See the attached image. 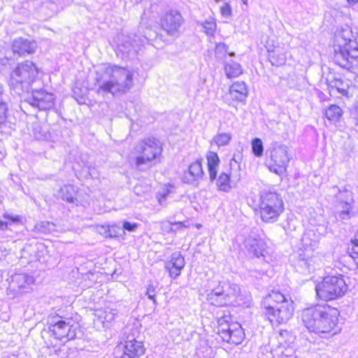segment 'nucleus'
I'll return each mask as SVG.
<instances>
[{
  "label": "nucleus",
  "instance_id": "f257e3e1",
  "mask_svg": "<svg viewBox=\"0 0 358 358\" xmlns=\"http://www.w3.org/2000/svg\"><path fill=\"white\" fill-rule=\"evenodd\" d=\"M97 93H126L133 86V73L127 69L108 64L96 73Z\"/></svg>",
  "mask_w": 358,
  "mask_h": 358
},
{
  "label": "nucleus",
  "instance_id": "f03ea898",
  "mask_svg": "<svg viewBox=\"0 0 358 358\" xmlns=\"http://www.w3.org/2000/svg\"><path fill=\"white\" fill-rule=\"evenodd\" d=\"M333 59L343 69L352 71L358 68V42L350 27L335 34Z\"/></svg>",
  "mask_w": 358,
  "mask_h": 358
},
{
  "label": "nucleus",
  "instance_id": "7ed1b4c3",
  "mask_svg": "<svg viewBox=\"0 0 358 358\" xmlns=\"http://www.w3.org/2000/svg\"><path fill=\"white\" fill-rule=\"evenodd\" d=\"M339 313L336 308L327 304H317L304 309L302 321L310 332L330 333L338 324Z\"/></svg>",
  "mask_w": 358,
  "mask_h": 358
},
{
  "label": "nucleus",
  "instance_id": "20e7f679",
  "mask_svg": "<svg viewBox=\"0 0 358 358\" xmlns=\"http://www.w3.org/2000/svg\"><path fill=\"white\" fill-rule=\"evenodd\" d=\"M265 317L273 325L286 323L293 315L292 301L278 291H272L262 301Z\"/></svg>",
  "mask_w": 358,
  "mask_h": 358
},
{
  "label": "nucleus",
  "instance_id": "39448f33",
  "mask_svg": "<svg viewBox=\"0 0 358 358\" xmlns=\"http://www.w3.org/2000/svg\"><path fill=\"white\" fill-rule=\"evenodd\" d=\"M246 298L238 285L225 282H220L206 296L208 303L217 307L245 305L248 303Z\"/></svg>",
  "mask_w": 358,
  "mask_h": 358
},
{
  "label": "nucleus",
  "instance_id": "423d86ee",
  "mask_svg": "<svg viewBox=\"0 0 358 358\" xmlns=\"http://www.w3.org/2000/svg\"><path fill=\"white\" fill-rule=\"evenodd\" d=\"M38 74V69L32 62L26 60L19 63L10 74L9 86L18 95L29 93Z\"/></svg>",
  "mask_w": 358,
  "mask_h": 358
},
{
  "label": "nucleus",
  "instance_id": "0eeeda50",
  "mask_svg": "<svg viewBox=\"0 0 358 358\" xmlns=\"http://www.w3.org/2000/svg\"><path fill=\"white\" fill-rule=\"evenodd\" d=\"M258 207L260 217L266 223L277 222L285 210L281 195L271 191L261 192Z\"/></svg>",
  "mask_w": 358,
  "mask_h": 358
},
{
  "label": "nucleus",
  "instance_id": "6e6552de",
  "mask_svg": "<svg viewBox=\"0 0 358 358\" xmlns=\"http://www.w3.org/2000/svg\"><path fill=\"white\" fill-rule=\"evenodd\" d=\"M319 236L313 231L305 232L301 238V247L299 250L297 266L301 272L313 268L314 251L317 248Z\"/></svg>",
  "mask_w": 358,
  "mask_h": 358
},
{
  "label": "nucleus",
  "instance_id": "1a4fd4ad",
  "mask_svg": "<svg viewBox=\"0 0 358 358\" xmlns=\"http://www.w3.org/2000/svg\"><path fill=\"white\" fill-rule=\"evenodd\" d=\"M347 285L342 275L327 276L316 286L317 295L322 300L331 301L344 295Z\"/></svg>",
  "mask_w": 358,
  "mask_h": 358
},
{
  "label": "nucleus",
  "instance_id": "9d476101",
  "mask_svg": "<svg viewBox=\"0 0 358 358\" xmlns=\"http://www.w3.org/2000/svg\"><path fill=\"white\" fill-rule=\"evenodd\" d=\"M266 155H269L271 159L267 165L270 171L279 176L284 175L287 172L291 158L288 147L282 143L273 142L271 148L266 150Z\"/></svg>",
  "mask_w": 358,
  "mask_h": 358
},
{
  "label": "nucleus",
  "instance_id": "9b49d317",
  "mask_svg": "<svg viewBox=\"0 0 358 358\" xmlns=\"http://www.w3.org/2000/svg\"><path fill=\"white\" fill-rule=\"evenodd\" d=\"M77 328L78 325L75 324L72 318L56 315L48 319V329L51 335L60 341L74 339Z\"/></svg>",
  "mask_w": 358,
  "mask_h": 358
},
{
  "label": "nucleus",
  "instance_id": "f8f14e48",
  "mask_svg": "<svg viewBox=\"0 0 358 358\" xmlns=\"http://www.w3.org/2000/svg\"><path fill=\"white\" fill-rule=\"evenodd\" d=\"M136 153L141 155L136 157L135 164L140 169L141 166L157 159L162 152L160 141L153 137L141 141L135 147Z\"/></svg>",
  "mask_w": 358,
  "mask_h": 358
},
{
  "label": "nucleus",
  "instance_id": "ddd939ff",
  "mask_svg": "<svg viewBox=\"0 0 358 358\" xmlns=\"http://www.w3.org/2000/svg\"><path fill=\"white\" fill-rule=\"evenodd\" d=\"M229 316H223L218 319V334L222 339L229 343L238 345L244 338L243 330L239 323L229 322Z\"/></svg>",
  "mask_w": 358,
  "mask_h": 358
},
{
  "label": "nucleus",
  "instance_id": "4468645a",
  "mask_svg": "<svg viewBox=\"0 0 358 358\" xmlns=\"http://www.w3.org/2000/svg\"><path fill=\"white\" fill-rule=\"evenodd\" d=\"M55 99L53 94L44 90H31V94L25 99L24 103H28L40 110H46L54 106Z\"/></svg>",
  "mask_w": 358,
  "mask_h": 358
},
{
  "label": "nucleus",
  "instance_id": "2eb2a0df",
  "mask_svg": "<svg viewBox=\"0 0 358 358\" xmlns=\"http://www.w3.org/2000/svg\"><path fill=\"white\" fill-rule=\"evenodd\" d=\"M182 23L183 18L181 14L178 11L173 10L165 13L160 20L162 29L170 36L178 34Z\"/></svg>",
  "mask_w": 358,
  "mask_h": 358
},
{
  "label": "nucleus",
  "instance_id": "dca6fc26",
  "mask_svg": "<svg viewBox=\"0 0 358 358\" xmlns=\"http://www.w3.org/2000/svg\"><path fill=\"white\" fill-rule=\"evenodd\" d=\"M245 247L249 255L257 258L262 257L266 263L271 260L268 248L263 239L248 236L245 240Z\"/></svg>",
  "mask_w": 358,
  "mask_h": 358
},
{
  "label": "nucleus",
  "instance_id": "f3484780",
  "mask_svg": "<svg viewBox=\"0 0 358 358\" xmlns=\"http://www.w3.org/2000/svg\"><path fill=\"white\" fill-rule=\"evenodd\" d=\"M144 353L145 348L141 341H129L127 344L120 342L114 350L115 356L118 358H139Z\"/></svg>",
  "mask_w": 358,
  "mask_h": 358
},
{
  "label": "nucleus",
  "instance_id": "a211bd4d",
  "mask_svg": "<svg viewBox=\"0 0 358 358\" xmlns=\"http://www.w3.org/2000/svg\"><path fill=\"white\" fill-rule=\"evenodd\" d=\"M185 266L184 257L179 252L171 254L170 259L165 262V270L169 273L171 278L175 280L180 275L182 270Z\"/></svg>",
  "mask_w": 358,
  "mask_h": 358
},
{
  "label": "nucleus",
  "instance_id": "6ab92c4d",
  "mask_svg": "<svg viewBox=\"0 0 358 358\" xmlns=\"http://www.w3.org/2000/svg\"><path fill=\"white\" fill-rule=\"evenodd\" d=\"M35 280L31 275L27 273H15L12 277L11 285L17 288L21 293H27L32 289Z\"/></svg>",
  "mask_w": 358,
  "mask_h": 358
},
{
  "label": "nucleus",
  "instance_id": "aec40b11",
  "mask_svg": "<svg viewBox=\"0 0 358 358\" xmlns=\"http://www.w3.org/2000/svg\"><path fill=\"white\" fill-rule=\"evenodd\" d=\"M36 48L37 45L35 41H31L23 38H15L12 43L13 53L17 54L19 56L32 54L36 51Z\"/></svg>",
  "mask_w": 358,
  "mask_h": 358
},
{
  "label": "nucleus",
  "instance_id": "412c9836",
  "mask_svg": "<svg viewBox=\"0 0 358 358\" xmlns=\"http://www.w3.org/2000/svg\"><path fill=\"white\" fill-rule=\"evenodd\" d=\"M117 309L106 307L96 310L94 315L98 322L102 323L103 327H108V324L117 317Z\"/></svg>",
  "mask_w": 358,
  "mask_h": 358
},
{
  "label": "nucleus",
  "instance_id": "4be33fe9",
  "mask_svg": "<svg viewBox=\"0 0 358 358\" xmlns=\"http://www.w3.org/2000/svg\"><path fill=\"white\" fill-rule=\"evenodd\" d=\"M229 94L233 100L245 101L248 95V90L244 82L234 83L229 88Z\"/></svg>",
  "mask_w": 358,
  "mask_h": 358
},
{
  "label": "nucleus",
  "instance_id": "5701e85b",
  "mask_svg": "<svg viewBox=\"0 0 358 358\" xmlns=\"http://www.w3.org/2000/svg\"><path fill=\"white\" fill-rule=\"evenodd\" d=\"M208 169L209 172L210 180L214 181L217 177V168L220 164V158L215 152L209 151L207 154Z\"/></svg>",
  "mask_w": 358,
  "mask_h": 358
},
{
  "label": "nucleus",
  "instance_id": "b1692460",
  "mask_svg": "<svg viewBox=\"0 0 358 358\" xmlns=\"http://www.w3.org/2000/svg\"><path fill=\"white\" fill-rule=\"evenodd\" d=\"M59 196L63 200L68 203H75L78 201L76 198L77 189L71 185H66L59 189L58 192Z\"/></svg>",
  "mask_w": 358,
  "mask_h": 358
},
{
  "label": "nucleus",
  "instance_id": "393cba45",
  "mask_svg": "<svg viewBox=\"0 0 358 358\" xmlns=\"http://www.w3.org/2000/svg\"><path fill=\"white\" fill-rule=\"evenodd\" d=\"M286 59V53L282 48L278 47L268 50V59L273 66H279L285 64Z\"/></svg>",
  "mask_w": 358,
  "mask_h": 358
},
{
  "label": "nucleus",
  "instance_id": "a878e982",
  "mask_svg": "<svg viewBox=\"0 0 358 358\" xmlns=\"http://www.w3.org/2000/svg\"><path fill=\"white\" fill-rule=\"evenodd\" d=\"M224 71L228 78H233L242 74L243 69L239 63L231 60L224 64Z\"/></svg>",
  "mask_w": 358,
  "mask_h": 358
},
{
  "label": "nucleus",
  "instance_id": "bb28decb",
  "mask_svg": "<svg viewBox=\"0 0 358 358\" xmlns=\"http://www.w3.org/2000/svg\"><path fill=\"white\" fill-rule=\"evenodd\" d=\"M341 194H345L347 199L344 201L343 210L341 211L339 217L341 220H348L350 217V210L352 209L353 202L352 193L348 190H345Z\"/></svg>",
  "mask_w": 358,
  "mask_h": 358
},
{
  "label": "nucleus",
  "instance_id": "cd10ccee",
  "mask_svg": "<svg viewBox=\"0 0 358 358\" xmlns=\"http://www.w3.org/2000/svg\"><path fill=\"white\" fill-rule=\"evenodd\" d=\"M329 87L332 90L335 89L341 95L349 96V85L340 78H334L329 81Z\"/></svg>",
  "mask_w": 358,
  "mask_h": 358
},
{
  "label": "nucleus",
  "instance_id": "c85d7f7f",
  "mask_svg": "<svg viewBox=\"0 0 358 358\" xmlns=\"http://www.w3.org/2000/svg\"><path fill=\"white\" fill-rule=\"evenodd\" d=\"M218 190L228 192L231 189L230 173L222 172L216 181Z\"/></svg>",
  "mask_w": 358,
  "mask_h": 358
},
{
  "label": "nucleus",
  "instance_id": "c756f323",
  "mask_svg": "<svg viewBox=\"0 0 358 358\" xmlns=\"http://www.w3.org/2000/svg\"><path fill=\"white\" fill-rule=\"evenodd\" d=\"M342 115L343 110L337 105H331L325 110V117L331 122H338Z\"/></svg>",
  "mask_w": 358,
  "mask_h": 358
},
{
  "label": "nucleus",
  "instance_id": "7c9ffc66",
  "mask_svg": "<svg viewBox=\"0 0 358 358\" xmlns=\"http://www.w3.org/2000/svg\"><path fill=\"white\" fill-rule=\"evenodd\" d=\"M228 46L224 43H216L215 48V55L217 60L223 61L227 55L228 54L230 57L235 56V52H229L228 51Z\"/></svg>",
  "mask_w": 358,
  "mask_h": 358
},
{
  "label": "nucleus",
  "instance_id": "2f4dec72",
  "mask_svg": "<svg viewBox=\"0 0 358 358\" xmlns=\"http://www.w3.org/2000/svg\"><path fill=\"white\" fill-rule=\"evenodd\" d=\"M231 140V134L230 133H218L213 138V141L218 147L228 145Z\"/></svg>",
  "mask_w": 358,
  "mask_h": 358
},
{
  "label": "nucleus",
  "instance_id": "473e14b6",
  "mask_svg": "<svg viewBox=\"0 0 358 358\" xmlns=\"http://www.w3.org/2000/svg\"><path fill=\"white\" fill-rule=\"evenodd\" d=\"M201 178V177L199 175H196V173H193V171L188 168V170L184 172L182 180L186 184L195 185L197 184L198 180Z\"/></svg>",
  "mask_w": 358,
  "mask_h": 358
},
{
  "label": "nucleus",
  "instance_id": "72a5a7b5",
  "mask_svg": "<svg viewBox=\"0 0 358 358\" xmlns=\"http://www.w3.org/2000/svg\"><path fill=\"white\" fill-rule=\"evenodd\" d=\"M141 325L139 322L128 323L123 329L124 334H131L133 336L139 337Z\"/></svg>",
  "mask_w": 358,
  "mask_h": 358
},
{
  "label": "nucleus",
  "instance_id": "f704fd0d",
  "mask_svg": "<svg viewBox=\"0 0 358 358\" xmlns=\"http://www.w3.org/2000/svg\"><path fill=\"white\" fill-rule=\"evenodd\" d=\"M252 151L254 155L257 157H260L263 155L264 145L262 141L259 138H255L252 141Z\"/></svg>",
  "mask_w": 358,
  "mask_h": 358
},
{
  "label": "nucleus",
  "instance_id": "c9c22d12",
  "mask_svg": "<svg viewBox=\"0 0 358 358\" xmlns=\"http://www.w3.org/2000/svg\"><path fill=\"white\" fill-rule=\"evenodd\" d=\"M37 229L44 234H50L56 231V226L51 222H41L36 225Z\"/></svg>",
  "mask_w": 358,
  "mask_h": 358
},
{
  "label": "nucleus",
  "instance_id": "e433bc0d",
  "mask_svg": "<svg viewBox=\"0 0 358 358\" xmlns=\"http://www.w3.org/2000/svg\"><path fill=\"white\" fill-rule=\"evenodd\" d=\"M8 103L7 101H0V126L5 124L7 120Z\"/></svg>",
  "mask_w": 358,
  "mask_h": 358
},
{
  "label": "nucleus",
  "instance_id": "4c0bfd02",
  "mask_svg": "<svg viewBox=\"0 0 358 358\" xmlns=\"http://www.w3.org/2000/svg\"><path fill=\"white\" fill-rule=\"evenodd\" d=\"M348 253L356 264H358V243H355V241L352 240L351 245L348 248Z\"/></svg>",
  "mask_w": 358,
  "mask_h": 358
},
{
  "label": "nucleus",
  "instance_id": "58836bf2",
  "mask_svg": "<svg viewBox=\"0 0 358 358\" xmlns=\"http://www.w3.org/2000/svg\"><path fill=\"white\" fill-rule=\"evenodd\" d=\"M204 32L209 36H213L216 29V23L213 20H206L202 23Z\"/></svg>",
  "mask_w": 358,
  "mask_h": 358
},
{
  "label": "nucleus",
  "instance_id": "ea45409f",
  "mask_svg": "<svg viewBox=\"0 0 358 358\" xmlns=\"http://www.w3.org/2000/svg\"><path fill=\"white\" fill-rule=\"evenodd\" d=\"M202 159H196L194 162L192 163L189 166V169L193 171V173H196V175H199L202 178L203 175V171L201 165Z\"/></svg>",
  "mask_w": 358,
  "mask_h": 358
},
{
  "label": "nucleus",
  "instance_id": "a19ab883",
  "mask_svg": "<svg viewBox=\"0 0 358 358\" xmlns=\"http://www.w3.org/2000/svg\"><path fill=\"white\" fill-rule=\"evenodd\" d=\"M156 289L157 286H155L153 284L150 283L148 284L147 287V290L145 294L147 295L148 298L153 301V303L156 305Z\"/></svg>",
  "mask_w": 358,
  "mask_h": 358
},
{
  "label": "nucleus",
  "instance_id": "79ce46f5",
  "mask_svg": "<svg viewBox=\"0 0 358 358\" xmlns=\"http://www.w3.org/2000/svg\"><path fill=\"white\" fill-rule=\"evenodd\" d=\"M169 224L170 225V227L167 231L169 233H176L187 227L182 222H169Z\"/></svg>",
  "mask_w": 358,
  "mask_h": 358
},
{
  "label": "nucleus",
  "instance_id": "37998d69",
  "mask_svg": "<svg viewBox=\"0 0 358 358\" xmlns=\"http://www.w3.org/2000/svg\"><path fill=\"white\" fill-rule=\"evenodd\" d=\"M108 231V237L114 238L118 237L120 235V232L122 231V228L116 226L111 225L109 227V229H107Z\"/></svg>",
  "mask_w": 358,
  "mask_h": 358
},
{
  "label": "nucleus",
  "instance_id": "c03bdc74",
  "mask_svg": "<svg viewBox=\"0 0 358 358\" xmlns=\"http://www.w3.org/2000/svg\"><path fill=\"white\" fill-rule=\"evenodd\" d=\"M138 224L136 223V222H128V221H124L123 222V224H122V231L124 230H126V231H128L129 232H133V231H135L136 230V229L138 228Z\"/></svg>",
  "mask_w": 358,
  "mask_h": 358
},
{
  "label": "nucleus",
  "instance_id": "a18cd8bd",
  "mask_svg": "<svg viewBox=\"0 0 358 358\" xmlns=\"http://www.w3.org/2000/svg\"><path fill=\"white\" fill-rule=\"evenodd\" d=\"M221 15L224 17H229L231 15V8L229 3H225L220 8Z\"/></svg>",
  "mask_w": 358,
  "mask_h": 358
},
{
  "label": "nucleus",
  "instance_id": "49530a36",
  "mask_svg": "<svg viewBox=\"0 0 358 358\" xmlns=\"http://www.w3.org/2000/svg\"><path fill=\"white\" fill-rule=\"evenodd\" d=\"M137 338L138 337L136 336H133V335L129 334H124V332H123L121 342H122L123 344H127L129 341H130L131 343L138 342L139 341H137Z\"/></svg>",
  "mask_w": 358,
  "mask_h": 358
},
{
  "label": "nucleus",
  "instance_id": "de8ad7c7",
  "mask_svg": "<svg viewBox=\"0 0 358 358\" xmlns=\"http://www.w3.org/2000/svg\"><path fill=\"white\" fill-rule=\"evenodd\" d=\"M148 187L147 186H143L141 184H137L134 187V192L138 195L141 196L144 192H147Z\"/></svg>",
  "mask_w": 358,
  "mask_h": 358
},
{
  "label": "nucleus",
  "instance_id": "09e8293b",
  "mask_svg": "<svg viewBox=\"0 0 358 358\" xmlns=\"http://www.w3.org/2000/svg\"><path fill=\"white\" fill-rule=\"evenodd\" d=\"M10 66V59L8 57L0 58V71L4 70L3 68Z\"/></svg>",
  "mask_w": 358,
  "mask_h": 358
},
{
  "label": "nucleus",
  "instance_id": "8fccbe9b",
  "mask_svg": "<svg viewBox=\"0 0 358 358\" xmlns=\"http://www.w3.org/2000/svg\"><path fill=\"white\" fill-rule=\"evenodd\" d=\"M240 160H241V156L234 155L233 158L229 162V166L230 169L232 168L233 166L236 164L238 166V168H240Z\"/></svg>",
  "mask_w": 358,
  "mask_h": 358
},
{
  "label": "nucleus",
  "instance_id": "3c124183",
  "mask_svg": "<svg viewBox=\"0 0 358 358\" xmlns=\"http://www.w3.org/2000/svg\"><path fill=\"white\" fill-rule=\"evenodd\" d=\"M109 227H110L109 225L99 227L98 228V231H99V234L103 235L106 237H108V231L107 229H109Z\"/></svg>",
  "mask_w": 358,
  "mask_h": 358
},
{
  "label": "nucleus",
  "instance_id": "603ef678",
  "mask_svg": "<svg viewBox=\"0 0 358 358\" xmlns=\"http://www.w3.org/2000/svg\"><path fill=\"white\" fill-rule=\"evenodd\" d=\"M1 100L8 101V96L5 93L3 85L0 83V101Z\"/></svg>",
  "mask_w": 358,
  "mask_h": 358
},
{
  "label": "nucleus",
  "instance_id": "864d4df0",
  "mask_svg": "<svg viewBox=\"0 0 358 358\" xmlns=\"http://www.w3.org/2000/svg\"><path fill=\"white\" fill-rule=\"evenodd\" d=\"M353 119L355 120V124L357 127H358V102L355 106L354 111L352 113Z\"/></svg>",
  "mask_w": 358,
  "mask_h": 358
},
{
  "label": "nucleus",
  "instance_id": "5fc2aeb1",
  "mask_svg": "<svg viewBox=\"0 0 358 358\" xmlns=\"http://www.w3.org/2000/svg\"><path fill=\"white\" fill-rule=\"evenodd\" d=\"M345 189H343V190H340L338 189V195H337V199L340 201V203H343L344 204V201L347 199H346V196H345V194H341V193L343 191H345Z\"/></svg>",
  "mask_w": 358,
  "mask_h": 358
},
{
  "label": "nucleus",
  "instance_id": "6e6d98bb",
  "mask_svg": "<svg viewBox=\"0 0 358 358\" xmlns=\"http://www.w3.org/2000/svg\"><path fill=\"white\" fill-rule=\"evenodd\" d=\"M250 274L251 276L258 278L264 274L262 271H259L257 270H251L250 271Z\"/></svg>",
  "mask_w": 358,
  "mask_h": 358
},
{
  "label": "nucleus",
  "instance_id": "4d7b16f0",
  "mask_svg": "<svg viewBox=\"0 0 358 358\" xmlns=\"http://www.w3.org/2000/svg\"><path fill=\"white\" fill-rule=\"evenodd\" d=\"M3 217L12 220L13 222H16L19 220L17 216H12L7 214L3 215Z\"/></svg>",
  "mask_w": 358,
  "mask_h": 358
},
{
  "label": "nucleus",
  "instance_id": "13d9d810",
  "mask_svg": "<svg viewBox=\"0 0 358 358\" xmlns=\"http://www.w3.org/2000/svg\"><path fill=\"white\" fill-rule=\"evenodd\" d=\"M8 228V222L0 220V230H5Z\"/></svg>",
  "mask_w": 358,
  "mask_h": 358
},
{
  "label": "nucleus",
  "instance_id": "bf43d9fd",
  "mask_svg": "<svg viewBox=\"0 0 358 358\" xmlns=\"http://www.w3.org/2000/svg\"><path fill=\"white\" fill-rule=\"evenodd\" d=\"M166 194H163L161 196V197H159V202L160 203H162V201H163L164 199H166Z\"/></svg>",
  "mask_w": 358,
  "mask_h": 358
},
{
  "label": "nucleus",
  "instance_id": "052dcab7",
  "mask_svg": "<svg viewBox=\"0 0 358 358\" xmlns=\"http://www.w3.org/2000/svg\"><path fill=\"white\" fill-rule=\"evenodd\" d=\"M349 3H358V0H347Z\"/></svg>",
  "mask_w": 358,
  "mask_h": 358
},
{
  "label": "nucleus",
  "instance_id": "680f3d73",
  "mask_svg": "<svg viewBox=\"0 0 358 358\" xmlns=\"http://www.w3.org/2000/svg\"><path fill=\"white\" fill-rule=\"evenodd\" d=\"M353 241H355V243H358V232L356 234L355 238Z\"/></svg>",
  "mask_w": 358,
  "mask_h": 358
},
{
  "label": "nucleus",
  "instance_id": "e2e57ef3",
  "mask_svg": "<svg viewBox=\"0 0 358 358\" xmlns=\"http://www.w3.org/2000/svg\"><path fill=\"white\" fill-rule=\"evenodd\" d=\"M244 4H247L248 0H241Z\"/></svg>",
  "mask_w": 358,
  "mask_h": 358
},
{
  "label": "nucleus",
  "instance_id": "0e129e2a",
  "mask_svg": "<svg viewBox=\"0 0 358 358\" xmlns=\"http://www.w3.org/2000/svg\"><path fill=\"white\" fill-rule=\"evenodd\" d=\"M171 188H172V186L171 185L170 186V192H171Z\"/></svg>",
  "mask_w": 358,
  "mask_h": 358
},
{
  "label": "nucleus",
  "instance_id": "69168bd1",
  "mask_svg": "<svg viewBox=\"0 0 358 358\" xmlns=\"http://www.w3.org/2000/svg\"><path fill=\"white\" fill-rule=\"evenodd\" d=\"M115 358H118V357H115Z\"/></svg>",
  "mask_w": 358,
  "mask_h": 358
},
{
  "label": "nucleus",
  "instance_id": "338daca9",
  "mask_svg": "<svg viewBox=\"0 0 358 358\" xmlns=\"http://www.w3.org/2000/svg\"><path fill=\"white\" fill-rule=\"evenodd\" d=\"M13 358H15V357H13Z\"/></svg>",
  "mask_w": 358,
  "mask_h": 358
}]
</instances>
